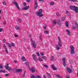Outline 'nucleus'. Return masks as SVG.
I'll return each instance as SVG.
<instances>
[{
  "instance_id": "obj_8",
  "label": "nucleus",
  "mask_w": 78,
  "mask_h": 78,
  "mask_svg": "<svg viewBox=\"0 0 78 78\" xmlns=\"http://www.w3.org/2000/svg\"><path fill=\"white\" fill-rule=\"evenodd\" d=\"M29 69L32 73H34L35 72V69L34 68H30Z\"/></svg>"
},
{
  "instance_id": "obj_19",
  "label": "nucleus",
  "mask_w": 78,
  "mask_h": 78,
  "mask_svg": "<svg viewBox=\"0 0 78 78\" xmlns=\"http://www.w3.org/2000/svg\"><path fill=\"white\" fill-rule=\"evenodd\" d=\"M61 19L62 21H64L66 19V16H64V17H62Z\"/></svg>"
},
{
  "instance_id": "obj_34",
  "label": "nucleus",
  "mask_w": 78,
  "mask_h": 78,
  "mask_svg": "<svg viewBox=\"0 0 78 78\" xmlns=\"http://www.w3.org/2000/svg\"><path fill=\"white\" fill-rule=\"evenodd\" d=\"M18 22H19L20 23H22V20H21V19L20 18L18 19Z\"/></svg>"
},
{
  "instance_id": "obj_27",
  "label": "nucleus",
  "mask_w": 78,
  "mask_h": 78,
  "mask_svg": "<svg viewBox=\"0 0 78 78\" xmlns=\"http://www.w3.org/2000/svg\"><path fill=\"white\" fill-rule=\"evenodd\" d=\"M28 15H29V13H28V12L27 13L24 14H23L24 16H25L26 17H27L28 16Z\"/></svg>"
},
{
  "instance_id": "obj_52",
  "label": "nucleus",
  "mask_w": 78,
  "mask_h": 78,
  "mask_svg": "<svg viewBox=\"0 0 78 78\" xmlns=\"http://www.w3.org/2000/svg\"><path fill=\"white\" fill-rule=\"evenodd\" d=\"M25 72L24 73L23 75V77H24V76H25Z\"/></svg>"
},
{
  "instance_id": "obj_55",
  "label": "nucleus",
  "mask_w": 78,
  "mask_h": 78,
  "mask_svg": "<svg viewBox=\"0 0 78 78\" xmlns=\"http://www.w3.org/2000/svg\"><path fill=\"white\" fill-rule=\"evenodd\" d=\"M39 1L40 2H44V0H39Z\"/></svg>"
},
{
  "instance_id": "obj_51",
  "label": "nucleus",
  "mask_w": 78,
  "mask_h": 78,
  "mask_svg": "<svg viewBox=\"0 0 78 78\" xmlns=\"http://www.w3.org/2000/svg\"><path fill=\"white\" fill-rule=\"evenodd\" d=\"M41 56H43V55H44V53H41Z\"/></svg>"
},
{
  "instance_id": "obj_3",
  "label": "nucleus",
  "mask_w": 78,
  "mask_h": 78,
  "mask_svg": "<svg viewBox=\"0 0 78 78\" xmlns=\"http://www.w3.org/2000/svg\"><path fill=\"white\" fill-rule=\"evenodd\" d=\"M71 49L70 53L71 55H73L74 53H75V51H74V47H73V46L71 45L70 47Z\"/></svg>"
},
{
  "instance_id": "obj_13",
  "label": "nucleus",
  "mask_w": 78,
  "mask_h": 78,
  "mask_svg": "<svg viewBox=\"0 0 78 78\" xmlns=\"http://www.w3.org/2000/svg\"><path fill=\"white\" fill-rule=\"evenodd\" d=\"M51 66L54 70H57V68H55L54 65H52Z\"/></svg>"
},
{
  "instance_id": "obj_46",
  "label": "nucleus",
  "mask_w": 78,
  "mask_h": 78,
  "mask_svg": "<svg viewBox=\"0 0 78 78\" xmlns=\"http://www.w3.org/2000/svg\"><path fill=\"white\" fill-rule=\"evenodd\" d=\"M12 45L13 47H14V46H15V44H14V43H12Z\"/></svg>"
},
{
  "instance_id": "obj_47",
  "label": "nucleus",
  "mask_w": 78,
  "mask_h": 78,
  "mask_svg": "<svg viewBox=\"0 0 78 78\" xmlns=\"http://www.w3.org/2000/svg\"><path fill=\"white\" fill-rule=\"evenodd\" d=\"M6 24V21H4V25H5Z\"/></svg>"
},
{
  "instance_id": "obj_35",
  "label": "nucleus",
  "mask_w": 78,
  "mask_h": 78,
  "mask_svg": "<svg viewBox=\"0 0 78 78\" xmlns=\"http://www.w3.org/2000/svg\"><path fill=\"white\" fill-rule=\"evenodd\" d=\"M0 69H3V65H1L0 66Z\"/></svg>"
},
{
  "instance_id": "obj_60",
  "label": "nucleus",
  "mask_w": 78,
  "mask_h": 78,
  "mask_svg": "<svg viewBox=\"0 0 78 78\" xmlns=\"http://www.w3.org/2000/svg\"><path fill=\"white\" fill-rule=\"evenodd\" d=\"M4 47L5 48H6V46H5V44H4Z\"/></svg>"
},
{
  "instance_id": "obj_7",
  "label": "nucleus",
  "mask_w": 78,
  "mask_h": 78,
  "mask_svg": "<svg viewBox=\"0 0 78 78\" xmlns=\"http://www.w3.org/2000/svg\"><path fill=\"white\" fill-rule=\"evenodd\" d=\"M34 2H35L34 8H35V9H37V8L38 7L37 2V1H36V0H34Z\"/></svg>"
},
{
  "instance_id": "obj_61",
  "label": "nucleus",
  "mask_w": 78,
  "mask_h": 78,
  "mask_svg": "<svg viewBox=\"0 0 78 78\" xmlns=\"http://www.w3.org/2000/svg\"><path fill=\"white\" fill-rule=\"evenodd\" d=\"M8 75H9V74H6L5 75V76H8Z\"/></svg>"
},
{
  "instance_id": "obj_64",
  "label": "nucleus",
  "mask_w": 78,
  "mask_h": 78,
  "mask_svg": "<svg viewBox=\"0 0 78 78\" xmlns=\"http://www.w3.org/2000/svg\"><path fill=\"white\" fill-rule=\"evenodd\" d=\"M23 41H25V38H23Z\"/></svg>"
},
{
  "instance_id": "obj_23",
  "label": "nucleus",
  "mask_w": 78,
  "mask_h": 78,
  "mask_svg": "<svg viewBox=\"0 0 78 78\" xmlns=\"http://www.w3.org/2000/svg\"><path fill=\"white\" fill-rule=\"evenodd\" d=\"M38 60L39 61H43V59H42L40 57H39L38 58Z\"/></svg>"
},
{
  "instance_id": "obj_54",
  "label": "nucleus",
  "mask_w": 78,
  "mask_h": 78,
  "mask_svg": "<svg viewBox=\"0 0 78 78\" xmlns=\"http://www.w3.org/2000/svg\"><path fill=\"white\" fill-rule=\"evenodd\" d=\"M43 78H46V76H45L44 75H43Z\"/></svg>"
},
{
  "instance_id": "obj_58",
  "label": "nucleus",
  "mask_w": 78,
  "mask_h": 78,
  "mask_svg": "<svg viewBox=\"0 0 78 78\" xmlns=\"http://www.w3.org/2000/svg\"><path fill=\"white\" fill-rule=\"evenodd\" d=\"M26 0L27 2H30V0Z\"/></svg>"
},
{
  "instance_id": "obj_45",
  "label": "nucleus",
  "mask_w": 78,
  "mask_h": 78,
  "mask_svg": "<svg viewBox=\"0 0 78 78\" xmlns=\"http://www.w3.org/2000/svg\"><path fill=\"white\" fill-rule=\"evenodd\" d=\"M72 29H73V30H74V29H75V28H76V27H75V26H73L72 27Z\"/></svg>"
},
{
  "instance_id": "obj_36",
  "label": "nucleus",
  "mask_w": 78,
  "mask_h": 78,
  "mask_svg": "<svg viewBox=\"0 0 78 78\" xmlns=\"http://www.w3.org/2000/svg\"><path fill=\"white\" fill-rule=\"evenodd\" d=\"M5 51H6V53L7 54H8V48H5Z\"/></svg>"
},
{
  "instance_id": "obj_26",
  "label": "nucleus",
  "mask_w": 78,
  "mask_h": 78,
  "mask_svg": "<svg viewBox=\"0 0 78 78\" xmlns=\"http://www.w3.org/2000/svg\"><path fill=\"white\" fill-rule=\"evenodd\" d=\"M25 64L27 66H29V64H30V63L28 62H26Z\"/></svg>"
},
{
  "instance_id": "obj_18",
  "label": "nucleus",
  "mask_w": 78,
  "mask_h": 78,
  "mask_svg": "<svg viewBox=\"0 0 78 78\" xmlns=\"http://www.w3.org/2000/svg\"><path fill=\"white\" fill-rule=\"evenodd\" d=\"M52 23L53 24H56V23H57V20H53L52 21Z\"/></svg>"
},
{
  "instance_id": "obj_62",
  "label": "nucleus",
  "mask_w": 78,
  "mask_h": 78,
  "mask_svg": "<svg viewBox=\"0 0 78 78\" xmlns=\"http://www.w3.org/2000/svg\"><path fill=\"white\" fill-rule=\"evenodd\" d=\"M2 31V29H0V32H1Z\"/></svg>"
},
{
  "instance_id": "obj_41",
  "label": "nucleus",
  "mask_w": 78,
  "mask_h": 78,
  "mask_svg": "<svg viewBox=\"0 0 78 78\" xmlns=\"http://www.w3.org/2000/svg\"><path fill=\"white\" fill-rule=\"evenodd\" d=\"M14 37H17V36H18V35H16V34H15L14 35Z\"/></svg>"
},
{
  "instance_id": "obj_2",
  "label": "nucleus",
  "mask_w": 78,
  "mask_h": 78,
  "mask_svg": "<svg viewBox=\"0 0 78 78\" xmlns=\"http://www.w3.org/2000/svg\"><path fill=\"white\" fill-rule=\"evenodd\" d=\"M69 8L72 10H73L75 11V12H76V13H78V7L75 6H71L70 5L69 6Z\"/></svg>"
},
{
  "instance_id": "obj_28",
  "label": "nucleus",
  "mask_w": 78,
  "mask_h": 78,
  "mask_svg": "<svg viewBox=\"0 0 78 78\" xmlns=\"http://www.w3.org/2000/svg\"><path fill=\"white\" fill-rule=\"evenodd\" d=\"M31 78H36V77L34 75H32L31 76Z\"/></svg>"
},
{
  "instance_id": "obj_24",
  "label": "nucleus",
  "mask_w": 78,
  "mask_h": 78,
  "mask_svg": "<svg viewBox=\"0 0 78 78\" xmlns=\"http://www.w3.org/2000/svg\"><path fill=\"white\" fill-rule=\"evenodd\" d=\"M50 60L51 61H53V60H54V57L53 56H52L51 57Z\"/></svg>"
},
{
  "instance_id": "obj_17",
  "label": "nucleus",
  "mask_w": 78,
  "mask_h": 78,
  "mask_svg": "<svg viewBox=\"0 0 78 78\" xmlns=\"http://www.w3.org/2000/svg\"><path fill=\"white\" fill-rule=\"evenodd\" d=\"M67 70L68 72H69V73H71V72H72V70H71L69 68H67Z\"/></svg>"
},
{
  "instance_id": "obj_10",
  "label": "nucleus",
  "mask_w": 78,
  "mask_h": 78,
  "mask_svg": "<svg viewBox=\"0 0 78 78\" xmlns=\"http://www.w3.org/2000/svg\"><path fill=\"white\" fill-rule=\"evenodd\" d=\"M13 3L14 5H16V6L18 9H19V6L18 4H17V2H16L15 1H14L13 2Z\"/></svg>"
},
{
  "instance_id": "obj_5",
  "label": "nucleus",
  "mask_w": 78,
  "mask_h": 78,
  "mask_svg": "<svg viewBox=\"0 0 78 78\" xmlns=\"http://www.w3.org/2000/svg\"><path fill=\"white\" fill-rule=\"evenodd\" d=\"M58 45H59L60 47H62V43H61V39L60 37H58Z\"/></svg>"
},
{
  "instance_id": "obj_37",
  "label": "nucleus",
  "mask_w": 78,
  "mask_h": 78,
  "mask_svg": "<svg viewBox=\"0 0 78 78\" xmlns=\"http://www.w3.org/2000/svg\"><path fill=\"white\" fill-rule=\"evenodd\" d=\"M36 53V55L38 56H40V55H39V52H37Z\"/></svg>"
},
{
  "instance_id": "obj_16",
  "label": "nucleus",
  "mask_w": 78,
  "mask_h": 78,
  "mask_svg": "<svg viewBox=\"0 0 78 78\" xmlns=\"http://www.w3.org/2000/svg\"><path fill=\"white\" fill-rule=\"evenodd\" d=\"M66 31L67 33H68V36H70V31L69 30L67 29L66 30Z\"/></svg>"
},
{
  "instance_id": "obj_22",
  "label": "nucleus",
  "mask_w": 78,
  "mask_h": 78,
  "mask_svg": "<svg viewBox=\"0 0 78 78\" xmlns=\"http://www.w3.org/2000/svg\"><path fill=\"white\" fill-rule=\"evenodd\" d=\"M22 69H16V72H22Z\"/></svg>"
},
{
  "instance_id": "obj_1",
  "label": "nucleus",
  "mask_w": 78,
  "mask_h": 78,
  "mask_svg": "<svg viewBox=\"0 0 78 78\" xmlns=\"http://www.w3.org/2000/svg\"><path fill=\"white\" fill-rule=\"evenodd\" d=\"M42 9H40L38 11L36 12L35 14L36 16L39 17H42L43 16V14H42Z\"/></svg>"
},
{
  "instance_id": "obj_4",
  "label": "nucleus",
  "mask_w": 78,
  "mask_h": 78,
  "mask_svg": "<svg viewBox=\"0 0 78 78\" xmlns=\"http://www.w3.org/2000/svg\"><path fill=\"white\" fill-rule=\"evenodd\" d=\"M31 42H32V45L33 47L34 48H36V42L32 40H31Z\"/></svg>"
},
{
  "instance_id": "obj_31",
  "label": "nucleus",
  "mask_w": 78,
  "mask_h": 78,
  "mask_svg": "<svg viewBox=\"0 0 78 78\" xmlns=\"http://www.w3.org/2000/svg\"><path fill=\"white\" fill-rule=\"evenodd\" d=\"M49 31L48 30H46L44 31V34H48V33H49Z\"/></svg>"
},
{
  "instance_id": "obj_43",
  "label": "nucleus",
  "mask_w": 78,
  "mask_h": 78,
  "mask_svg": "<svg viewBox=\"0 0 78 78\" xmlns=\"http://www.w3.org/2000/svg\"><path fill=\"white\" fill-rule=\"evenodd\" d=\"M3 5H6V2H3Z\"/></svg>"
},
{
  "instance_id": "obj_50",
  "label": "nucleus",
  "mask_w": 78,
  "mask_h": 78,
  "mask_svg": "<svg viewBox=\"0 0 78 78\" xmlns=\"http://www.w3.org/2000/svg\"><path fill=\"white\" fill-rule=\"evenodd\" d=\"M75 25L76 27H78V24H77V23H75Z\"/></svg>"
},
{
  "instance_id": "obj_38",
  "label": "nucleus",
  "mask_w": 78,
  "mask_h": 78,
  "mask_svg": "<svg viewBox=\"0 0 78 78\" xmlns=\"http://www.w3.org/2000/svg\"><path fill=\"white\" fill-rule=\"evenodd\" d=\"M43 29H45V30L46 29H47L46 26L45 25L43 26Z\"/></svg>"
},
{
  "instance_id": "obj_21",
  "label": "nucleus",
  "mask_w": 78,
  "mask_h": 78,
  "mask_svg": "<svg viewBox=\"0 0 78 78\" xmlns=\"http://www.w3.org/2000/svg\"><path fill=\"white\" fill-rule=\"evenodd\" d=\"M41 58L43 59H44V60H47V57L45 56H41Z\"/></svg>"
},
{
  "instance_id": "obj_44",
  "label": "nucleus",
  "mask_w": 78,
  "mask_h": 78,
  "mask_svg": "<svg viewBox=\"0 0 78 78\" xmlns=\"http://www.w3.org/2000/svg\"><path fill=\"white\" fill-rule=\"evenodd\" d=\"M1 72H3V73H5V70H1Z\"/></svg>"
},
{
  "instance_id": "obj_48",
  "label": "nucleus",
  "mask_w": 78,
  "mask_h": 78,
  "mask_svg": "<svg viewBox=\"0 0 78 78\" xmlns=\"http://www.w3.org/2000/svg\"><path fill=\"white\" fill-rule=\"evenodd\" d=\"M27 5V3L26 2H24L23 6H26V5Z\"/></svg>"
},
{
  "instance_id": "obj_42",
  "label": "nucleus",
  "mask_w": 78,
  "mask_h": 78,
  "mask_svg": "<svg viewBox=\"0 0 78 78\" xmlns=\"http://www.w3.org/2000/svg\"><path fill=\"white\" fill-rule=\"evenodd\" d=\"M44 66L45 67H46V68H48V66H47L46 65H44Z\"/></svg>"
},
{
  "instance_id": "obj_15",
  "label": "nucleus",
  "mask_w": 78,
  "mask_h": 78,
  "mask_svg": "<svg viewBox=\"0 0 78 78\" xmlns=\"http://www.w3.org/2000/svg\"><path fill=\"white\" fill-rule=\"evenodd\" d=\"M29 8V6H27L25 7H23V10H27L28 9V8Z\"/></svg>"
},
{
  "instance_id": "obj_57",
  "label": "nucleus",
  "mask_w": 78,
  "mask_h": 78,
  "mask_svg": "<svg viewBox=\"0 0 78 78\" xmlns=\"http://www.w3.org/2000/svg\"><path fill=\"white\" fill-rule=\"evenodd\" d=\"M66 77L67 78H69V75H66Z\"/></svg>"
},
{
  "instance_id": "obj_56",
  "label": "nucleus",
  "mask_w": 78,
  "mask_h": 78,
  "mask_svg": "<svg viewBox=\"0 0 78 78\" xmlns=\"http://www.w3.org/2000/svg\"><path fill=\"white\" fill-rule=\"evenodd\" d=\"M14 62L16 63H17V61L16 60H14Z\"/></svg>"
},
{
  "instance_id": "obj_49",
  "label": "nucleus",
  "mask_w": 78,
  "mask_h": 78,
  "mask_svg": "<svg viewBox=\"0 0 78 78\" xmlns=\"http://www.w3.org/2000/svg\"><path fill=\"white\" fill-rule=\"evenodd\" d=\"M70 1H71V2H76L77 0H69Z\"/></svg>"
},
{
  "instance_id": "obj_25",
  "label": "nucleus",
  "mask_w": 78,
  "mask_h": 78,
  "mask_svg": "<svg viewBox=\"0 0 78 78\" xmlns=\"http://www.w3.org/2000/svg\"><path fill=\"white\" fill-rule=\"evenodd\" d=\"M65 26L66 27H69V25H68V22H66Z\"/></svg>"
},
{
  "instance_id": "obj_29",
  "label": "nucleus",
  "mask_w": 78,
  "mask_h": 78,
  "mask_svg": "<svg viewBox=\"0 0 78 78\" xmlns=\"http://www.w3.org/2000/svg\"><path fill=\"white\" fill-rule=\"evenodd\" d=\"M15 29L16 30H19V29H20V27L18 26H16L15 27Z\"/></svg>"
},
{
  "instance_id": "obj_33",
  "label": "nucleus",
  "mask_w": 78,
  "mask_h": 78,
  "mask_svg": "<svg viewBox=\"0 0 78 78\" xmlns=\"http://www.w3.org/2000/svg\"><path fill=\"white\" fill-rule=\"evenodd\" d=\"M6 44H8V45L9 47H10V48H11L12 46L10 45V44H9V43H6Z\"/></svg>"
},
{
  "instance_id": "obj_6",
  "label": "nucleus",
  "mask_w": 78,
  "mask_h": 78,
  "mask_svg": "<svg viewBox=\"0 0 78 78\" xmlns=\"http://www.w3.org/2000/svg\"><path fill=\"white\" fill-rule=\"evenodd\" d=\"M32 57L34 60V61L36 62H37V58H36V55L33 54L32 55Z\"/></svg>"
},
{
  "instance_id": "obj_12",
  "label": "nucleus",
  "mask_w": 78,
  "mask_h": 78,
  "mask_svg": "<svg viewBox=\"0 0 78 78\" xmlns=\"http://www.w3.org/2000/svg\"><path fill=\"white\" fill-rule=\"evenodd\" d=\"M66 60V58H63L62 59V61H63V64L64 66H66V62H65V60Z\"/></svg>"
},
{
  "instance_id": "obj_59",
  "label": "nucleus",
  "mask_w": 78,
  "mask_h": 78,
  "mask_svg": "<svg viewBox=\"0 0 78 78\" xmlns=\"http://www.w3.org/2000/svg\"><path fill=\"white\" fill-rule=\"evenodd\" d=\"M66 14H68V13H69V12L67 11H66Z\"/></svg>"
},
{
  "instance_id": "obj_63",
  "label": "nucleus",
  "mask_w": 78,
  "mask_h": 78,
  "mask_svg": "<svg viewBox=\"0 0 78 78\" xmlns=\"http://www.w3.org/2000/svg\"><path fill=\"white\" fill-rule=\"evenodd\" d=\"M1 13H2V10H0V14H1Z\"/></svg>"
},
{
  "instance_id": "obj_30",
  "label": "nucleus",
  "mask_w": 78,
  "mask_h": 78,
  "mask_svg": "<svg viewBox=\"0 0 78 78\" xmlns=\"http://www.w3.org/2000/svg\"><path fill=\"white\" fill-rule=\"evenodd\" d=\"M54 4H55V3L54 2H51L50 3V5L51 6H53Z\"/></svg>"
},
{
  "instance_id": "obj_32",
  "label": "nucleus",
  "mask_w": 78,
  "mask_h": 78,
  "mask_svg": "<svg viewBox=\"0 0 78 78\" xmlns=\"http://www.w3.org/2000/svg\"><path fill=\"white\" fill-rule=\"evenodd\" d=\"M56 15L57 16H61V15H60V14H59L58 12H57L56 13Z\"/></svg>"
},
{
  "instance_id": "obj_40",
  "label": "nucleus",
  "mask_w": 78,
  "mask_h": 78,
  "mask_svg": "<svg viewBox=\"0 0 78 78\" xmlns=\"http://www.w3.org/2000/svg\"><path fill=\"white\" fill-rule=\"evenodd\" d=\"M36 78H41V77L39 76H36Z\"/></svg>"
},
{
  "instance_id": "obj_39",
  "label": "nucleus",
  "mask_w": 78,
  "mask_h": 78,
  "mask_svg": "<svg viewBox=\"0 0 78 78\" xmlns=\"http://www.w3.org/2000/svg\"><path fill=\"white\" fill-rule=\"evenodd\" d=\"M56 47L57 50H59V46H58V45H57Z\"/></svg>"
},
{
  "instance_id": "obj_14",
  "label": "nucleus",
  "mask_w": 78,
  "mask_h": 78,
  "mask_svg": "<svg viewBox=\"0 0 78 78\" xmlns=\"http://www.w3.org/2000/svg\"><path fill=\"white\" fill-rule=\"evenodd\" d=\"M21 59L23 62H24V61H26V59L23 56L22 57Z\"/></svg>"
},
{
  "instance_id": "obj_9",
  "label": "nucleus",
  "mask_w": 78,
  "mask_h": 78,
  "mask_svg": "<svg viewBox=\"0 0 78 78\" xmlns=\"http://www.w3.org/2000/svg\"><path fill=\"white\" fill-rule=\"evenodd\" d=\"M8 65H9L8 64H7V65L5 66V68L6 70H11V68L9 67Z\"/></svg>"
},
{
  "instance_id": "obj_11",
  "label": "nucleus",
  "mask_w": 78,
  "mask_h": 78,
  "mask_svg": "<svg viewBox=\"0 0 78 78\" xmlns=\"http://www.w3.org/2000/svg\"><path fill=\"white\" fill-rule=\"evenodd\" d=\"M57 23L58 24V25L59 26H61L62 23H61V22L59 20H58L57 21Z\"/></svg>"
},
{
  "instance_id": "obj_53",
  "label": "nucleus",
  "mask_w": 78,
  "mask_h": 78,
  "mask_svg": "<svg viewBox=\"0 0 78 78\" xmlns=\"http://www.w3.org/2000/svg\"><path fill=\"white\" fill-rule=\"evenodd\" d=\"M5 42H6V40H3V42L4 43H5Z\"/></svg>"
},
{
  "instance_id": "obj_20",
  "label": "nucleus",
  "mask_w": 78,
  "mask_h": 78,
  "mask_svg": "<svg viewBox=\"0 0 78 78\" xmlns=\"http://www.w3.org/2000/svg\"><path fill=\"white\" fill-rule=\"evenodd\" d=\"M47 75L49 78H51V76L50 75V74H49V73H47Z\"/></svg>"
}]
</instances>
